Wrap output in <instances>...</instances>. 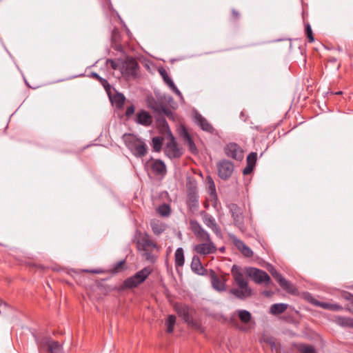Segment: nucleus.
<instances>
[{"instance_id":"f257e3e1","label":"nucleus","mask_w":353,"mask_h":353,"mask_svg":"<svg viewBox=\"0 0 353 353\" xmlns=\"http://www.w3.org/2000/svg\"><path fill=\"white\" fill-rule=\"evenodd\" d=\"M245 272L237 265H233L232 267L231 274L238 288L230 289V293L241 300L246 299L252 295V289L248 285V279L244 275Z\"/></svg>"},{"instance_id":"f03ea898","label":"nucleus","mask_w":353,"mask_h":353,"mask_svg":"<svg viewBox=\"0 0 353 353\" xmlns=\"http://www.w3.org/2000/svg\"><path fill=\"white\" fill-rule=\"evenodd\" d=\"M136 238L137 250L143 252V256L146 261L154 263L156 259L152 252L157 249V243L151 239L147 233H142L139 230L136 232Z\"/></svg>"},{"instance_id":"7ed1b4c3","label":"nucleus","mask_w":353,"mask_h":353,"mask_svg":"<svg viewBox=\"0 0 353 353\" xmlns=\"http://www.w3.org/2000/svg\"><path fill=\"white\" fill-rule=\"evenodd\" d=\"M125 146L137 157L141 158L147 153V145L141 139L133 134L125 133L122 137Z\"/></svg>"},{"instance_id":"20e7f679","label":"nucleus","mask_w":353,"mask_h":353,"mask_svg":"<svg viewBox=\"0 0 353 353\" xmlns=\"http://www.w3.org/2000/svg\"><path fill=\"white\" fill-rule=\"evenodd\" d=\"M150 267H145L136 272L133 276L126 279L123 283V288L132 289L143 283L152 273Z\"/></svg>"},{"instance_id":"39448f33","label":"nucleus","mask_w":353,"mask_h":353,"mask_svg":"<svg viewBox=\"0 0 353 353\" xmlns=\"http://www.w3.org/2000/svg\"><path fill=\"white\" fill-rule=\"evenodd\" d=\"M39 349L48 353H64L62 345L49 336H43L37 339Z\"/></svg>"},{"instance_id":"423d86ee","label":"nucleus","mask_w":353,"mask_h":353,"mask_svg":"<svg viewBox=\"0 0 353 353\" xmlns=\"http://www.w3.org/2000/svg\"><path fill=\"white\" fill-rule=\"evenodd\" d=\"M139 69V63L136 59L131 57H128L122 62L120 70L125 78H135L137 76Z\"/></svg>"},{"instance_id":"0eeeda50","label":"nucleus","mask_w":353,"mask_h":353,"mask_svg":"<svg viewBox=\"0 0 353 353\" xmlns=\"http://www.w3.org/2000/svg\"><path fill=\"white\" fill-rule=\"evenodd\" d=\"M245 273L256 283L260 284L263 282L268 283L270 281L268 274L262 270L252 267L246 268Z\"/></svg>"},{"instance_id":"6e6552de","label":"nucleus","mask_w":353,"mask_h":353,"mask_svg":"<svg viewBox=\"0 0 353 353\" xmlns=\"http://www.w3.org/2000/svg\"><path fill=\"white\" fill-rule=\"evenodd\" d=\"M165 154L170 159H178L180 158L183 152L180 149L175 141L174 137L170 132V141L167 143L165 149Z\"/></svg>"},{"instance_id":"1a4fd4ad","label":"nucleus","mask_w":353,"mask_h":353,"mask_svg":"<svg viewBox=\"0 0 353 353\" xmlns=\"http://www.w3.org/2000/svg\"><path fill=\"white\" fill-rule=\"evenodd\" d=\"M228 208L232 214L234 225L236 226L242 232H245L246 231V227L244 224L241 210L235 203L230 204Z\"/></svg>"},{"instance_id":"9d476101","label":"nucleus","mask_w":353,"mask_h":353,"mask_svg":"<svg viewBox=\"0 0 353 353\" xmlns=\"http://www.w3.org/2000/svg\"><path fill=\"white\" fill-rule=\"evenodd\" d=\"M190 228L199 241H205L211 240L210 234L196 220H190Z\"/></svg>"},{"instance_id":"9b49d317","label":"nucleus","mask_w":353,"mask_h":353,"mask_svg":"<svg viewBox=\"0 0 353 353\" xmlns=\"http://www.w3.org/2000/svg\"><path fill=\"white\" fill-rule=\"evenodd\" d=\"M177 314L188 325L196 326L192 318V310L187 305L176 304L174 307Z\"/></svg>"},{"instance_id":"f8f14e48","label":"nucleus","mask_w":353,"mask_h":353,"mask_svg":"<svg viewBox=\"0 0 353 353\" xmlns=\"http://www.w3.org/2000/svg\"><path fill=\"white\" fill-rule=\"evenodd\" d=\"M200 215L202 218L203 223L217 236H221V230L219 225L217 224L215 219L212 215L206 212L205 211H201Z\"/></svg>"},{"instance_id":"ddd939ff","label":"nucleus","mask_w":353,"mask_h":353,"mask_svg":"<svg viewBox=\"0 0 353 353\" xmlns=\"http://www.w3.org/2000/svg\"><path fill=\"white\" fill-rule=\"evenodd\" d=\"M224 151L227 157L239 161L243 159V151L241 148L235 143L227 144L224 148Z\"/></svg>"},{"instance_id":"4468645a","label":"nucleus","mask_w":353,"mask_h":353,"mask_svg":"<svg viewBox=\"0 0 353 353\" xmlns=\"http://www.w3.org/2000/svg\"><path fill=\"white\" fill-rule=\"evenodd\" d=\"M218 174L223 180L230 178L234 170V165L228 160H223L217 163Z\"/></svg>"},{"instance_id":"2eb2a0df","label":"nucleus","mask_w":353,"mask_h":353,"mask_svg":"<svg viewBox=\"0 0 353 353\" xmlns=\"http://www.w3.org/2000/svg\"><path fill=\"white\" fill-rule=\"evenodd\" d=\"M196 253L202 255L214 254L216 252V247L212 240L205 241V243H199L194 246Z\"/></svg>"},{"instance_id":"dca6fc26","label":"nucleus","mask_w":353,"mask_h":353,"mask_svg":"<svg viewBox=\"0 0 353 353\" xmlns=\"http://www.w3.org/2000/svg\"><path fill=\"white\" fill-rule=\"evenodd\" d=\"M187 205L192 212H195L199 209V196L195 188H192L188 190Z\"/></svg>"},{"instance_id":"f3484780","label":"nucleus","mask_w":353,"mask_h":353,"mask_svg":"<svg viewBox=\"0 0 353 353\" xmlns=\"http://www.w3.org/2000/svg\"><path fill=\"white\" fill-rule=\"evenodd\" d=\"M149 166L155 175L164 176L167 173L166 165L165 163L160 159H152L149 163Z\"/></svg>"},{"instance_id":"a211bd4d","label":"nucleus","mask_w":353,"mask_h":353,"mask_svg":"<svg viewBox=\"0 0 353 353\" xmlns=\"http://www.w3.org/2000/svg\"><path fill=\"white\" fill-rule=\"evenodd\" d=\"M206 183L208 192L210 194L209 199L211 201L212 206L214 208H216L218 203V196L216 191L215 183L212 178L210 176H207Z\"/></svg>"},{"instance_id":"6ab92c4d","label":"nucleus","mask_w":353,"mask_h":353,"mask_svg":"<svg viewBox=\"0 0 353 353\" xmlns=\"http://www.w3.org/2000/svg\"><path fill=\"white\" fill-rule=\"evenodd\" d=\"M233 244L239 251L246 257H251L253 256L252 250L245 243L239 239L235 236L231 237Z\"/></svg>"},{"instance_id":"aec40b11","label":"nucleus","mask_w":353,"mask_h":353,"mask_svg":"<svg viewBox=\"0 0 353 353\" xmlns=\"http://www.w3.org/2000/svg\"><path fill=\"white\" fill-rule=\"evenodd\" d=\"M272 276L274 279L278 282L281 288L286 291H290L292 288V283L286 280L279 272H278L276 270H273L270 271Z\"/></svg>"},{"instance_id":"412c9836","label":"nucleus","mask_w":353,"mask_h":353,"mask_svg":"<svg viewBox=\"0 0 353 353\" xmlns=\"http://www.w3.org/2000/svg\"><path fill=\"white\" fill-rule=\"evenodd\" d=\"M210 278L212 286L214 290L218 292L225 290L226 285L225 281L219 277L213 270H211Z\"/></svg>"},{"instance_id":"4be33fe9","label":"nucleus","mask_w":353,"mask_h":353,"mask_svg":"<svg viewBox=\"0 0 353 353\" xmlns=\"http://www.w3.org/2000/svg\"><path fill=\"white\" fill-rule=\"evenodd\" d=\"M160 75L163 79V81L170 87V88L174 92L175 94L178 95H181V92L175 85L174 83L172 80V79L169 77L168 72L163 68H160L158 70Z\"/></svg>"},{"instance_id":"5701e85b","label":"nucleus","mask_w":353,"mask_h":353,"mask_svg":"<svg viewBox=\"0 0 353 353\" xmlns=\"http://www.w3.org/2000/svg\"><path fill=\"white\" fill-rule=\"evenodd\" d=\"M135 121L143 126H150L152 123V117L150 113L144 110L137 113Z\"/></svg>"},{"instance_id":"b1692460","label":"nucleus","mask_w":353,"mask_h":353,"mask_svg":"<svg viewBox=\"0 0 353 353\" xmlns=\"http://www.w3.org/2000/svg\"><path fill=\"white\" fill-rule=\"evenodd\" d=\"M190 266L192 272L195 274L199 275H205L207 274L206 269L203 268L200 258L196 255L192 257Z\"/></svg>"},{"instance_id":"393cba45","label":"nucleus","mask_w":353,"mask_h":353,"mask_svg":"<svg viewBox=\"0 0 353 353\" xmlns=\"http://www.w3.org/2000/svg\"><path fill=\"white\" fill-rule=\"evenodd\" d=\"M195 122L200 128L208 132L213 133L214 129L213 126L208 121V120L200 114L195 115Z\"/></svg>"},{"instance_id":"a878e982","label":"nucleus","mask_w":353,"mask_h":353,"mask_svg":"<svg viewBox=\"0 0 353 353\" xmlns=\"http://www.w3.org/2000/svg\"><path fill=\"white\" fill-rule=\"evenodd\" d=\"M312 303L314 305L325 310H328L331 311H341L343 310V307L337 303H330L326 302L319 301L316 300H315Z\"/></svg>"},{"instance_id":"bb28decb","label":"nucleus","mask_w":353,"mask_h":353,"mask_svg":"<svg viewBox=\"0 0 353 353\" xmlns=\"http://www.w3.org/2000/svg\"><path fill=\"white\" fill-rule=\"evenodd\" d=\"M334 321L341 327L353 328V318L336 316Z\"/></svg>"},{"instance_id":"cd10ccee","label":"nucleus","mask_w":353,"mask_h":353,"mask_svg":"<svg viewBox=\"0 0 353 353\" xmlns=\"http://www.w3.org/2000/svg\"><path fill=\"white\" fill-rule=\"evenodd\" d=\"M150 226L153 233L156 235L161 234L165 230V225L158 220H152L150 222Z\"/></svg>"},{"instance_id":"c85d7f7f","label":"nucleus","mask_w":353,"mask_h":353,"mask_svg":"<svg viewBox=\"0 0 353 353\" xmlns=\"http://www.w3.org/2000/svg\"><path fill=\"white\" fill-rule=\"evenodd\" d=\"M175 266L182 267L185 263L184 252L182 248H178L174 254Z\"/></svg>"},{"instance_id":"c756f323","label":"nucleus","mask_w":353,"mask_h":353,"mask_svg":"<svg viewBox=\"0 0 353 353\" xmlns=\"http://www.w3.org/2000/svg\"><path fill=\"white\" fill-rule=\"evenodd\" d=\"M288 307V305L286 303H274L270 307V312L275 315L281 314L287 310Z\"/></svg>"},{"instance_id":"7c9ffc66","label":"nucleus","mask_w":353,"mask_h":353,"mask_svg":"<svg viewBox=\"0 0 353 353\" xmlns=\"http://www.w3.org/2000/svg\"><path fill=\"white\" fill-rule=\"evenodd\" d=\"M110 100L112 103L114 104L116 108H121L124 105L125 98L123 94L117 93L112 98L110 97Z\"/></svg>"},{"instance_id":"2f4dec72","label":"nucleus","mask_w":353,"mask_h":353,"mask_svg":"<svg viewBox=\"0 0 353 353\" xmlns=\"http://www.w3.org/2000/svg\"><path fill=\"white\" fill-rule=\"evenodd\" d=\"M237 313L238 317L239 318L240 321L245 324L248 323L251 319L252 315L251 313L246 310H238L236 311Z\"/></svg>"},{"instance_id":"473e14b6","label":"nucleus","mask_w":353,"mask_h":353,"mask_svg":"<svg viewBox=\"0 0 353 353\" xmlns=\"http://www.w3.org/2000/svg\"><path fill=\"white\" fill-rule=\"evenodd\" d=\"M157 211L161 216L168 217L171 213V208L169 204L163 203L157 208Z\"/></svg>"},{"instance_id":"72a5a7b5","label":"nucleus","mask_w":353,"mask_h":353,"mask_svg":"<svg viewBox=\"0 0 353 353\" xmlns=\"http://www.w3.org/2000/svg\"><path fill=\"white\" fill-rule=\"evenodd\" d=\"M297 350L300 353H316L315 348L312 345L303 343L299 344Z\"/></svg>"},{"instance_id":"f704fd0d","label":"nucleus","mask_w":353,"mask_h":353,"mask_svg":"<svg viewBox=\"0 0 353 353\" xmlns=\"http://www.w3.org/2000/svg\"><path fill=\"white\" fill-rule=\"evenodd\" d=\"M176 323V317L174 315H169L165 320V325L167 326V332L172 333Z\"/></svg>"},{"instance_id":"c9c22d12","label":"nucleus","mask_w":353,"mask_h":353,"mask_svg":"<svg viewBox=\"0 0 353 353\" xmlns=\"http://www.w3.org/2000/svg\"><path fill=\"white\" fill-rule=\"evenodd\" d=\"M152 142L154 150L159 152L162 148L163 138L161 137H154L152 138Z\"/></svg>"},{"instance_id":"e433bc0d","label":"nucleus","mask_w":353,"mask_h":353,"mask_svg":"<svg viewBox=\"0 0 353 353\" xmlns=\"http://www.w3.org/2000/svg\"><path fill=\"white\" fill-rule=\"evenodd\" d=\"M178 132H179V135L183 138L184 141H186L187 140H188L190 138L192 137L190 136V134H189L187 128L183 125H181L179 128Z\"/></svg>"},{"instance_id":"4c0bfd02","label":"nucleus","mask_w":353,"mask_h":353,"mask_svg":"<svg viewBox=\"0 0 353 353\" xmlns=\"http://www.w3.org/2000/svg\"><path fill=\"white\" fill-rule=\"evenodd\" d=\"M157 111L163 112L169 119L174 120V114L172 111L164 105H161L160 108L157 109Z\"/></svg>"},{"instance_id":"58836bf2","label":"nucleus","mask_w":353,"mask_h":353,"mask_svg":"<svg viewBox=\"0 0 353 353\" xmlns=\"http://www.w3.org/2000/svg\"><path fill=\"white\" fill-rule=\"evenodd\" d=\"M305 33L307 38L308 42L312 43L314 41V38L312 33L311 26L309 23L305 25Z\"/></svg>"},{"instance_id":"ea45409f","label":"nucleus","mask_w":353,"mask_h":353,"mask_svg":"<svg viewBox=\"0 0 353 353\" xmlns=\"http://www.w3.org/2000/svg\"><path fill=\"white\" fill-rule=\"evenodd\" d=\"M257 160V153L256 152H251L249 154V155L247 157L246 159V163L248 165L255 166L256 162Z\"/></svg>"},{"instance_id":"a19ab883","label":"nucleus","mask_w":353,"mask_h":353,"mask_svg":"<svg viewBox=\"0 0 353 353\" xmlns=\"http://www.w3.org/2000/svg\"><path fill=\"white\" fill-rule=\"evenodd\" d=\"M188 148H189V150L192 153V154H195L196 152H197V149H196V147L195 145V143L192 139V138H190L188 140H187L186 141H185Z\"/></svg>"},{"instance_id":"79ce46f5","label":"nucleus","mask_w":353,"mask_h":353,"mask_svg":"<svg viewBox=\"0 0 353 353\" xmlns=\"http://www.w3.org/2000/svg\"><path fill=\"white\" fill-rule=\"evenodd\" d=\"M99 82L103 85V87L107 92L108 94H110V90H111V86H110V83H108V81L106 79L101 77V79L99 80Z\"/></svg>"},{"instance_id":"37998d69","label":"nucleus","mask_w":353,"mask_h":353,"mask_svg":"<svg viewBox=\"0 0 353 353\" xmlns=\"http://www.w3.org/2000/svg\"><path fill=\"white\" fill-rule=\"evenodd\" d=\"M125 265V260H122L117 263L113 268L114 272H119L123 268V265Z\"/></svg>"},{"instance_id":"c03bdc74","label":"nucleus","mask_w":353,"mask_h":353,"mask_svg":"<svg viewBox=\"0 0 353 353\" xmlns=\"http://www.w3.org/2000/svg\"><path fill=\"white\" fill-rule=\"evenodd\" d=\"M254 168V166L247 164L245 168L243 170V174H245V175L250 174L253 171Z\"/></svg>"},{"instance_id":"a18cd8bd","label":"nucleus","mask_w":353,"mask_h":353,"mask_svg":"<svg viewBox=\"0 0 353 353\" xmlns=\"http://www.w3.org/2000/svg\"><path fill=\"white\" fill-rule=\"evenodd\" d=\"M134 112V106L133 105H131L130 106L128 107L125 111V115L126 117H129L131 115H132Z\"/></svg>"},{"instance_id":"49530a36","label":"nucleus","mask_w":353,"mask_h":353,"mask_svg":"<svg viewBox=\"0 0 353 353\" xmlns=\"http://www.w3.org/2000/svg\"><path fill=\"white\" fill-rule=\"evenodd\" d=\"M232 17L234 21H237L240 18V13L235 9H232Z\"/></svg>"},{"instance_id":"de8ad7c7","label":"nucleus","mask_w":353,"mask_h":353,"mask_svg":"<svg viewBox=\"0 0 353 353\" xmlns=\"http://www.w3.org/2000/svg\"><path fill=\"white\" fill-rule=\"evenodd\" d=\"M344 298L349 301L350 302H351L352 304H353V294H351V293H347L345 296H344Z\"/></svg>"},{"instance_id":"09e8293b","label":"nucleus","mask_w":353,"mask_h":353,"mask_svg":"<svg viewBox=\"0 0 353 353\" xmlns=\"http://www.w3.org/2000/svg\"><path fill=\"white\" fill-rule=\"evenodd\" d=\"M83 271L85 272H91V273H94V274H100L102 272V271L100 270H84Z\"/></svg>"},{"instance_id":"8fccbe9b","label":"nucleus","mask_w":353,"mask_h":353,"mask_svg":"<svg viewBox=\"0 0 353 353\" xmlns=\"http://www.w3.org/2000/svg\"><path fill=\"white\" fill-rule=\"evenodd\" d=\"M91 77H92L94 79H95L96 80H97L99 81V80L101 79V77H100V75L99 74H97V72H92L91 73Z\"/></svg>"},{"instance_id":"3c124183","label":"nucleus","mask_w":353,"mask_h":353,"mask_svg":"<svg viewBox=\"0 0 353 353\" xmlns=\"http://www.w3.org/2000/svg\"><path fill=\"white\" fill-rule=\"evenodd\" d=\"M109 61L110 62V65H111L112 68L114 70H117V63L113 60H109Z\"/></svg>"},{"instance_id":"603ef678","label":"nucleus","mask_w":353,"mask_h":353,"mask_svg":"<svg viewBox=\"0 0 353 353\" xmlns=\"http://www.w3.org/2000/svg\"><path fill=\"white\" fill-rule=\"evenodd\" d=\"M0 307H3L4 308L8 307V305L6 302H1Z\"/></svg>"},{"instance_id":"864d4df0","label":"nucleus","mask_w":353,"mask_h":353,"mask_svg":"<svg viewBox=\"0 0 353 353\" xmlns=\"http://www.w3.org/2000/svg\"><path fill=\"white\" fill-rule=\"evenodd\" d=\"M330 62H332V63H335V62H336V58H334V57L331 58V59H330Z\"/></svg>"},{"instance_id":"5fc2aeb1","label":"nucleus","mask_w":353,"mask_h":353,"mask_svg":"<svg viewBox=\"0 0 353 353\" xmlns=\"http://www.w3.org/2000/svg\"><path fill=\"white\" fill-rule=\"evenodd\" d=\"M161 121L163 123V125L166 124L168 125V123L165 119H162V120Z\"/></svg>"},{"instance_id":"6e6d98bb","label":"nucleus","mask_w":353,"mask_h":353,"mask_svg":"<svg viewBox=\"0 0 353 353\" xmlns=\"http://www.w3.org/2000/svg\"><path fill=\"white\" fill-rule=\"evenodd\" d=\"M208 207H209V204H208V203L207 201H206V202H205V203H204V208H208Z\"/></svg>"},{"instance_id":"4d7b16f0","label":"nucleus","mask_w":353,"mask_h":353,"mask_svg":"<svg viewBox=\"0 0 353 353\" xmlns=\"http://www.w3.org/2000/svg\"><path fill=\"white\" fill-rule=\"evenodd\" d=\"M117 33H118V32H117L115 30H114V31L112 32L113 37H116V35L117 34Z\"/></svg>"},{"instance_id":"13d9d810","label":"nucleus","mask_w":353,"mask_h":353,"mask_svg":"<svg viewBox=\"0 0 353 353\" xmlns=\"http://www.w3.org/2000/svg\"><path fill=\"white\" fill-rule=\"evenodd\" d=\"M335 94H341L342 92L341 91H339V92H336Z\"/></svg>"},{"instance_id":"bf43d9fd","label":"nucleus","mask_w":353,"mask_h":353,"mask_svg":"<svg viewBox=\"0 0 353 353\" xmlns=\"http://www.w3.org/2000/svg\"><path fill=\"white\" fill-rule=\"evenodd\" d=\"M272 347H275V343H273Z\"/></svg>"},{"instance_id":"052dcab7","label":"nucleus","mask_w":353,"mask_h":353,"mask_svg":"<svg viewBox=\"0 0 353 353\" xmlns=\"http://www.w3.org/2000/svg\"><path fill=\"white\" fill-rule=\"evenodd\" d=\"M223 250H224V248H222L221 249V251H223Z\"/></svg>"}]
</instances>
